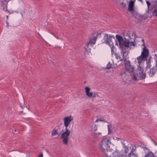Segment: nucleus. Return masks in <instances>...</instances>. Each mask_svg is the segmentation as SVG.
<instances>
[{
  "label": "nucleus",
  "instance_id": "a19ab883",
  "mask_svg": "<svg viewBox=\"0 0 157 157\" xmlns=\"http://www.w3.org/2000/svg\"><path fill=\"white\" fill-rule=\"evenodd\" d=\"M6 26H7V27H8L9 25H8V24H7V25H6Z\"/></svg>",
  "mask_w": 157,
  "mask_h": 157
},
{
  "label": "nucleus",
  "instance_id": "39448f33",
  "mask_svg": "<svg viewBox=\"0 0 157 157\" xmlns=\"http://www.w3.org/2000/svg\"><path fill=\"white\" fill-rule=\"evenodd\" d=\"M85 91L86 95L89 98L92 97V100L93 101H94V98L98 97L97 94L94 92L93 93L92 92H90V88L88 87H85Z\"/></svg>",
  "mask_w": 157,
  "mask_h": 157
},
{
  "label": "nucleus",
  "instance_id": "c9c22d12",
  "mask_svg": "<svg viewBox=\"0 0 157 157\" xmlns=\"http://www.w3.org/2000/svg\"><path fill=\"white\" fill-rule=\"evenodd\" d=\"M38 157H43V154H40V155H39Z\"/></svg>",
  "mask_w": 157,
  "mask_h": 157
},
{
  "label": "nucleus",
  "instance_id": "2f4dec72",
  "mask_svg": "<svg viewBox=\"0 0 157 157\" xmlns=\"http://www.w3.org/2000/svg\"><path fill=\"white\" fill-rule=\"evenodd\" d=\"M154 59L155 61V63H157V54L155 55Z\"/></svg>",
  "mask_w": 157,
  "mask_h": 157
},
{
  "label": "nucleus",
  "instance_id": "20e7f679",
  "mask_svg": "<svg viewBox=\"0 0 157 157\" xmlns=\"http://www.w3.org/2000/svg\"><path fill=\"white\" fill-rule=\"evenodd\" d=\"M146 76L145 73L144 72V71L139 73H136L132 76V80L136 81L139 79H144Z\"/></svg>",
  "mask_w": 157,
  "mask_h": 157
},
{
  "label": "nucleus",
  "instance_id": "dca6fc26",
  "mask_svg": "<svg viewBox=\"0 0 157 157\" xmlns=\"http://www.w3.org/2000/svg\"><path fill=\"white\" fill-rule=\"evenodd\" d=\"M104 153V157H111L112 154V152L110 151L107 150L106 151H102Z\"/></svg>",
  "mask_w": 157,
  "mask_h": 157
},
{
  "label": "nucleus",
  "instance_id": "2eb2a0df",
  "mask_svg": "<svg viewBox=\"0 0 157 157\" xmlns=\"http://www.w3.org/2000/svg\"><path fill=\"white\" fill-rule=\"evenodd\" d=\"M124 152H122L121 153V155L122 157H126V154L129 151V149L127 146H125L124 145Z\"/></svg>",
  "mask_w": 157,
  "mask_h": 157
},
{
  "label": "nucleus",
  "instance_id": "aec40b11",
  "mask_svg": "<svg viewBox=\"0 0 157 157\" xmlns=\"http://www.w3.org/2000/svg\"><path fill=\"white\" fill-rule=\"evenodd\" d=\"M112 154L113 157H122V156L121 155V153H119L117 150L115 151L113 153H112Z\"/></svg>",
  "mask_w": 157,
  "mask_h": 157
},
{
  "label": "nucleus",
  "instance_id": "4be33fe9",
  "mask_svg": "<svg viewBox=\"0 0 157 157\" xmlns=\"http://www.w3.org/2000/svg\"><path fill=\"white\" fill-rule=\"evenodd\" d=\"M140 147L143 149L144 150V151L145 152L146 154L149 151H151L150 150L149 148L146 147H143L141 146H140Z\"/></svg>",
  "mask_w": 157,
  "mask_h": 157
},
{
  "label": "nucleus",
  "instance_id": "9b49d317",
  "mask_svg": "<svg viewBox=\"0 0 157 157\" xmlns=\"http://www.w3.org/2000/svg\"><path fill=\"white\" fill-rule=\"evenodd\" d=\"M149 55L148 50L147 48L145 46L140 56L143 58L147 59Z\"/></svg>",
  "mask_w": 157,
  "mask_h": 157
},
{
  "label": "nucleus",
  "instance_id": "0eeeda50",
  "mask_svg": "<svg viewBox=\"0 0 157 157\" xmlns=\"http://www.w3.org/2000/svg\"><path fill=\"white\" fill-rule=\"evenodd\" d=\"M73 117L71 116L66 117L63 118V124L65 127V128H68V127L70 124V122L73 120Z\"/></svg>",
  "mask_w": 157,
  "mask_h": 157
},
{
  "label": "nucleus",
  "instance_id": "4c0bfd02",
  "mask_svg": "<svg viewBox=\"0 0 157 157\" xmlns=\"http://www.w3.org/2000/svg\"><path fill=\"white\" fill-rule=\"evenodd\" d=\"M99 121V119H97L95 121V122H98V121Z\"/></svg>",
  "mask_w": 157,
  "mask_h": 157
},
{
  "label": "nucleus",
  "instance_id": "f8f14e48",
  "mask_svg": "<svg viewBox=\"0 0 157 157\" xmlns=\"http://www.w3.org/2000/svg\"><path fill=\"white\" fill-rule=\"evenodd\" d=\"M2 6L3 7V10L5 11L9 12V11L6 8L8 2V0H3L2 1Z\"/></svg>",
  "mask_w": 157,
  "mask_h": 157
},
{
  "label": "nucleus",
  "instance_id": "a878e982",
  "mask_svg": "<svg viewBox=\"0 0 157 157\" xmlns=\"http://www.w3.org/2000/svg\"><path fill=\"white\" fill-rule=\"evenodd\" d=\"M153 15L154 16L157 17V9L154 10L153 12Z\"/></svg>",
  "mask_w": 157,
  "mask_h": 157
},
{
  "label": "nucleus",
  "instance_id": "6e6552de",
  "mask_svg": "<svg viewBox=\"0 0 157 157\" xmlns=\"http://www.w3.org/2000/svg\"><path fill=\"white\" fill-rule=\"evenodd\" d=\"M94 37L92 38H90L89 41L87 43L88 45L89 44H94L96 41V39L98 37H100L101 36V33L95 32L94 33Z\"/></svg>",
  "mask_w": 157,
  "mask_h": 157
},
{
  "label": "nucleus",
  "instance_id": "1a4fd4ad",
  "mask_svg": "<svg viewBox=\"0 0 157 157\" xmlns=\"http://www.w3.org/2000/svg\"><path fill=\"white\" fill-rule=\"evenodd\" d=\"M135 45L133 42H130L128 40L124 41V48L125 47L129 48L130 49H133L135 47Z\"/></svg>",
  "mask_w": 157,
  "mask_h": 157
},
{
  "label": "nucleus",
  "instance_id": "58836bf2",
  "mask_svg": "<svg viewBox=\"0 0 157 157\" xmlns=\"http://www.w3.org/2000/svg\"><path fill=\"white\" fill-rule=\"evenodd\" d=\"M139 1L141 2L142 3H143L142 0H138Z\"/></svg>",
  "mask_w": 157,
  "mask_h": 157
},
{
  "label": "nucleus",
  "instance_id": "c85d7f7f",
  "mask_svg": "<svg viewBox=\"0 0 157 157\" xmlns=\"http://www.w3.org/2000/svg\"><path fill=\"white\" fill-rule=\"evenodd\" d=\"M120 4L123 8H125L126 6V4L124 2H121Z\"/></svg>",
  "mask_w": 157,
  "mask_h": 157
},
{
  "label": "nucleus",
  "instance_id": "79ce46f5",
  "mask_svg": "<svg viewBox=\"0 0 157 157\" xmlns=\"http://www.w3.org/2000/svg\"><path fill=\"white\" fill-rule=\"evenodd\" d=\"M6 17H7V19L8 17V16H6Z\"/></svg>",
  "mask_w": 157,
  "mask_h": 157
},
{
  "label": "nucleus",
  "instance_id": "412c9836",
  "mask_svg": "<svg viewBox=\"0 0 157 157\" xmlns=\"http://www.w3.org/2000/svg\"><path fill=\"white\" fill-rule=\"evenodd\" d=\"M130 148H131V150L130 153H135L136 151V146L135 144H131Z\"/></svg>",
  "mask_w": 157,
  "mask_h": 157
},
{
  "label": "nucleus",
  "instance_id": "4468645a",
  "mask_svg": "<svg viewBox=\"0 0 157 157\" xmlns=\"http://www.w3.org/2000/svg\"><path fill=\"white\" fill-rule=\"evenodd\" d=\"M134 3L132 1H131L129 3L128 10L131 12L132 13L134 10Z\"/></svg>",
  "mask_w": 157,
  "mask_h": 157
},
{
  "label": "nucleus",
  "instance_id": "5701e85b",
  "mask_svg": "<svg viewBox=\"0 0 157 157\" xmlns=\"http://www.w3.org/2000/svg\"><path fill=\"white\" fill-rule=\"evenodd\" d=\"M144 71L143 68L140 65H138L136 73H139Z\"/></svg>",
  "mask_w": 157,
  "mask_h": 157
},
{
  "label": "nucleus",
  "instance_id": "9d476101",
  "mask_svg": "<svg viewBox=\"0 0 157 157\" xmlns=\"http://www.w3.org/2000/svg\"><path fill=\"white\" fill-rule=\"evenodd\" d=\"M116 37L118 42L119 47L123 51H124V41L123 40V37L118 35H116Z\"/></svg>",
  "mask_w": 157,
  "mask_h": 157
},
{
  "label": "nucleus",
  "instance_id": "7c9ffc66",
  "mask_svg": "<svg viewBox=\"0 0 157 157\" xmlns=\"http://www.w3.org/2000/svg\"><path fill=\"white\" fill-rule=\"evenodd\" d=\"M125 72L124 71H122L120 73V75L121 76H122L123 75H125Z\"/></svg>",
  "mask_w": 157,
  "mask_h": 157
},
{
  "label": "nucleus",
  "instance_id": "bb28decb",
  "mask_svg": "<svg viewBox=\"0 0 157 157\" xmlns=\"http://www.w3.org/2000/svg\"><path fill=\"white\" fill-rule=\"evenodd\" d=\"M111 67V65L110 62H109L107 64L106 68L107 69H109Z\"/></svg>",
  "mask_w": 157,
  "mask_h": 157
},
{
  "label": "nucleus",
  "instance_id": "f257e3e1",
  "mask_svg": "<svg viewBox=\"0 0 157 157\" xmlns=\"http://www.w3.org/2000/svg\"><path fill=\"white\" fill-rule=\"evenodd\" d=\"M110 140V137H105L102 139L98 145L101 151H106L108 150L110 147V145L111 144Z\"/></svg>",
  "mask_w": 157,
  "mask_h": 157
},
{
  "label": "nucleus",
  "instance_id": "72a5a7b5",
  "mask_svg": "<svg viewBox=\"0 0 157 157\" xmlns=\"http://www.w3.org/2000/svg\"><path fill=\"white\" fill-rule=\"evenodd\" d=\"M97 125H95V126H94V131H95L96 130H97Z\"/></svg>",
  "mask_w": 157,
  "mask_h": 157
},
{
  "label": "nucleus",
  "instance_id": "e433bc0d",
  "mask_svg": "<svg viewBox=\"0 0 157 157\" xmlns=\"http://www.w3.org/2000/svg\"><path fill=\"white\" fill-rule=\"evenodd\" d=\"M115 140H120V138H117V137H116V139H114Z\"/></svg>",
  "mask_w": 157,
  "mask_h": 157
},
{
  "label": "nucleus",
  "instance_id": "b1692460",
  "mask_svg": "<svg viewBox=\"0 0 157 157\" xmlns=\"http://www.w3.org/2000/svg\"><path fill=\"white\" fill-rule=\"evenodd\" d=\"M128 157H138L135 153H129L128 155Z\"/></svg>",
  "mask_w": 157,
  "mask_h": 157
},
{
  "label": "nucleus",
  "instance_id": "473e14b6",
  "mask_svg": "<svg viewBox=\"0 0 157 157\" xmlns=\"http://www.w3.org/2000/svg\"><path fill=\"white\" fill-rule=\"evenodd\" d=\"M152 2L154 3L155 5L157 6V0H153Z\"/></svg>",
  "mask_w": 157,
  "mask_h": 157
},
{
  "label": "nucleus",
  "instance_id": "423d86ee",
  "mask_svg": "<svg viewBox=\"0 0 157 157\" xmlns=\"http://www.w3.org/2000/svg\"><path fill=\"white\" fill-rule=\"evenodd\" d=\"M113 37L114 38L113 35H108L107 34H104V38H103V43L107 44L108 45H111L113 44V42L112 41L111 38Z\"/></svg>",
  "mask_w": 157,
  "mask_h": 157
},
{
  "label": "nucleus",
  "instance_id": "f3484780",
  "mask_svg": "<svg viewBox=\"0 0 157 157\" xmlns=\"http://www.w3.org/2000/svg\"><path fill=\"white\" fill-rule=\"evenodd\" d=\"M125 52H124V51H123V52H121V56H122V58H121L120 56L119 55H117L116 56V58L117 59H119V60L120 61H124V58H125V55L124 56V57H123V54L125 53Z\"/></svg>",
  "mask_w": 157,
  "mask_h": 157
},
{
  "label": "nucleus",
  "instance_id": "37998d69",
  "mask_svg": "<svg viewBox=\"0 0 157 157\" xmlns=\"http://www.w3.org/2000/svg\"><path fill=\"white\" fill-rule=\"evenodd\" d=\"M21 107L22 108V109H23V108L21 106Z\"/></svg>",
  "mask_w": 157,
  "mask_h": 157
},
{
  "label": "nucleus",
  "instance_id": "ddd939ff",
  "mask_svg": "<svg viewBox=\"0 0 157 157\" xmlns=\"http://www.w3.org/2000/svg\"><path fill=\"white\" fill-rule=\"evenodd\" d=\"M157 71L155 70V67H153L150 69L149 71L148 72L149 75L150 77H153L156 73Z\"/></svg>",
  "mask_w": 157,
  "mask_h": 157
},
{
  "label": "nucleus",
  "instance_id": "09e8293b",
  "mask_svg": "<svg viewBox=\"0 0 157 157\" xmlns=\"http://www.w3.org/2000/svg\"><path fill=\"white\" fill-rule=\"evenodd\" d=\"M15 132H16V130H15V131H14Z\"/></svg>",
  "mask_w": 157,
  "mask_h": 157
},
{
  "label": "nucleus",
  "instance_id": "f03ea898",
  "mask_svg": "<svg viewBox=\"0 0 157 157\" xmlns=\"http://www.w3.org/2000/svg\"><path fill=\"white\" fill-rule=\"evenodd\" d=\"M125 55V58H124L125 67L126 69L130 72H132L134 71L133 67L130 64V62L128 60H127L129 57L128 52H125L123 54V57Z\"/></svg>",
  "mask_w": 157,
  "mask_h": 157
},
{
  "label": "nucleus",
  "instance_id": "de8ad7c7",
  "mask_svg": "<svg viewBox=\"0 0 157 157\" xmlns=\"http://www.w3.org/2000/svg\"><path fill=\"white\" fill-rule=\"evenodd\" d=\"M27 157H30V156H27Z\"/></svg>",
  "mask_w": 157,
  "mask_h": 157
},
{
  "label": "nucleus",
  "instance_id": "c756f323",
  "mask_svg": "<svg viewBox=\"0 0 157 157\" xmlns=\"http://www.w3.org/2000/svg\"><path fill=\"white\" fill-rule=\"evenodd\" d=\"M146 2L147 5V7L149 9V6L151 5V3L149 1L146 0Z\"/></svg>",
  "mask_w": 157,
  "mask_h": 157
},
{
  "label": "nucleus",
  "instance_id": "6ab92c4d",
  "mask_svg": "<svg viewBox=\"0 0 157 157\" xmlns=\"http://www.w3.org/2000/svg\"><path fill=\"white\" fill-rule=\"evenodd\" d=\"M51 135L53 136H59L60 135V133L58 132L57 130L54 128L52 131Z\"/></svg>",
  "mask_w": 157,
  "mask_h": 157
},
{
  "label": "nucleus",
  "instance_id": "a18cd8bd",
  "mask_svg": "<svg viewBox=\"0 0 157 157\" xmlns=\"http://www.w3.org/2000/svg\"><path fill=\"white\" fill-rule=\"evenodd\" d=\"M142 40L144 42V40L143 39Z\"/></svg>",
  "mask_w": 157,
  "mask_h": 157
},
{
  "label": "nucleus",
  "instance_id": "a211bd4d",
  "mask_svg": "<svg viewBox=\"0 0 157 157\" xmlns=\"http://www.w3.org/2000/svg\"><path fill=\"white\" fill-rule=\"evenodd\" d=\"M136 59L137 60V63L138 65H140V64L144 60L146 59L144 58H143L141 56L138 57Z\"/></svg>",
  "mask_w": 157,
  "mask_h": 157
},
{
  "label": "nucleus",
  "instance_id": "7ed1b4c3",
  "mask_svg": "<svg viewBox=\"0 0 157 157\" xmlns=\"http://www.w3.org/2000/svg\"><path fill=\"white\" fill-rule=\"evenodd\" d=\"M65 131L63 132L61 136V138L63 139V144L67 145L68 144L69 136L71 133V131L68 128H65Z\"/></svg>",
  "mask_w": 157,
  "mask_h": 157
},
{
  "label": "nucleus",
  "instance_id": "cd10ccee",
  "mask_svg": "<svg viewBox=\"0 0 157 157\" xmlns=\"http://www.w3.org/2000/svg\"><path fill=\"white\" fill-rule=\"evenodd\" d=\"M151 65L150 62H148L147 63V68H150L151 67Z\"/></svg>",
  "mask_w": 157,
  "mask_h": 157
},
{
  "label": "nucleus",
  "instance_id": "c03bdc74",
  "mask_svg": "<svg viewBox=\"0 0 157 157\" xmlns=\"http://www.w3.org/2000/svg\"><path fill=\"white\" fill-rule=\"evenodd\" d=\"M117 1L120 2V0H117Z\"/></svg>",
  "mask_w": 157,
  "mask_h": 157
},
{
  "label": "nucleus",
  "instance_id": "f704fd0d",
  "mask_svg": "<svg viewBox=\"0 0 157 157\" xmlns=\"http://www.w3.org/2000/svg\"><path fill=\"white\" fill-rule=\"evenodd\" d=\"M99 121H103L104 120L102 119V118L99 119Z\"/></svg>",
  "mask_w": 157,
  "mask_h": 157
},
{
  "label": "nucleus",
  "instance_id": "ea45409f",
  "mask_svg": "<svg viewBox=\"0 0 157 157\" xmlns=\"http://www.w3.org/2000/svg\"><path fill=\"white\" fill-rule=\"evenodd\" d=\"M108 129H109V125H108Z\"/></svg>",
  "mask_w": 157,
  "mask_h": 157
},
{
  "label": "nucleus",
  "instance_id": "49530a36",
  "mask_svg": "<svg viewBox=\"0 0 157 157\" xmlns=\"http://www.w3.org/2000/svg\"><path fill=\"white\" fill-rule=\"evenodd\" d=\"M6 23H7V24H8V22H7Z\"/></svg>",
  "mask_w": 157,
  "mask_h": 157
},
{
  "label": "nucleus",
  "instance_id": "393cba45",
  "mask_svg": "<svg viewBox=\"0 0 157 157\" xmlns=\"http://www.w3.org/2000/svg\"><path fill=\"white\" fill-rule=\"evenodd\" d=\"M109 45L110 47L112 54H113L114 52V48H115V47H114V46L113 45V43L112 44H111V45Z\"/></svg>",
  "mask_w": 157,
  "mask_h": 157
}]
</instances>
